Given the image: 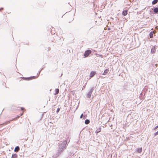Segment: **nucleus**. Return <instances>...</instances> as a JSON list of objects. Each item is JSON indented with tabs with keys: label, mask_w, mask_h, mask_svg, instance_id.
<instances>
[{
	"label": "nucleus",
	"mask_w": 158,
	"mask_h": 158,
	"mask_svg": "<svg viewBox=\"0 0 158 158\" xmlns=\"http://www.w3.org/2000/svg\"><path fill=\"white\" fill-rule=\"evenodd\" d=\"M64 16L65 17L66 21L69 23H71L73 20V15L70 13H66Z\"/></svg>",
	"instance_id": "nucleus-1"
},
{
	"label": "nucleus",
	"mask_w": 158,
	"mask_h": 158,
	"mask_svg": "<svg viewBox=\"0 0 158 158\" xmlns=\"http://www.w3.org/2000/svg\"><path fill=\"white\" fill-rule=\"evenodd\" d=\"M91 53V51L90 50H89L85 51L84 54L85 57H88Z\"/></svg>",
	"instance_id": "nucleus-2"
},
{
	"label": "nucleus",
	"mask_w": 158,
	"mask_h": 158,
	"mask_svg": "<svg viewBox=\"0 0 158 158\" xmlns=\"http://www.w3.org/2000/svg\"><path fill=\"white\" fill-rule=\"evenodd\" d=\"M19 116H17V117H16V118H13V119H12V120H10V121H7V122H5V123H4V124L5 125H6L7 124H9V123H10V121H13V120H16L17 119H18L19 118Z\"/></svg>",
	"instance_id": "nucleus-3"
},
{
	"label": "nucleus",
	"mask_w": 158,
	"mask_h": 158,
	"mask_svg": "<svg viewBox=\"0 0 158 158\" xmlns=\"http://www.w3.org/2000/svg\"><path fill=\"white\" fill-rule=\"evenodd\" d=\"M128 10H123L122 12V15L124 16H126L127 14Z\"/></svg>",
	"instance_id": "nucleus-4"
},
{
	"label": "nucleus",
	"mask_w": 158,
	"mask_h": 158,
	"mask_svg": "<svg viewBox=\"0 0 158 158\" xmlns=\"http://www.w3.org/2000/svg\"><path fill=\"white\" fill-rule=\"evenodd\" d=\"M95 72L94 71H92L90 73L89 77H93L95 74Z\"/></svg>",
	"instance_id": "nucleus-5"
},
{
	"label": "nucleus",
	"mask_w": 158,
	"mask_h": 158,
	"mask_svg": "<svg viewBox=\"0 0 158 158\" xmlns=\"http://www.w3.org/2000/svg\"><path fill=\"white\" fill-rule=\"evenodd\" d=\"M109 71V70L108 69H106L104 70V72L102 74L103 75H106L107 74Z\"/></svg>",
	"instance_id": "nucleus-6"
},
{
	"label": "nucleus",
	"mask_w": 158,
	"mask_h": 158,
	"mask_svg": "<svg viewBox=\"0 0 158 158\" xmlns=\"http://www.w3.org/2000/svg\"><path fill=\"white\" fill-rule=\"evenodd\" d=\"M137 151L138 153H141L142 151V148H137Z\"/></svg>",
	"instance_id": "nucleus-7"
},
{
	"label": "nucleus",
	"mask_w": 158,
	"mask_h": 158,
	"mask_svg": "<svg viewBox=\"0 0 158 158\" xmlns=\"http://www.w3.org/2000/svg\"><path fill=\"white\" fill-rule=\"evenodd\" d=\"M19 148L18 146H17L16 147H15L14 149V151L15 152H18L19 151Z\"/></svg>",
	"instance_id": "nucleus-8"
},
{
	"label": "nucleus",
	"mask_w": 158,
	"mask_h": 158,
	"mask_svg": "<svg viewBox=\"0 0 158 158\" xmlns=\"http://www.w3.org/2000/svg\"><path fill=\"white\" fill-rule=\"evenodd\" d=\"M153 11L155 13H158V8H157V7L154 8L153 9Z\"/></svg>",
	"instance_id": "nucleus-9"
},
{
	"label": "nucleus",
	"mask_w": 158,
	"mask_h": 158,
	"mask_svg": "<svg viewBox=\"0 0 158 158\" xmlns=\"http://www.w3.org/2000/svg\"><path fill=\"white\" fill-rule=\"evenodd\" d=\"M55 94L56 95L59 92V89H56L55 90Z\"/></svg>",
	"instance_id": "nucleus-10"
},
{
	"label": "nucleus",
	"mask_w": 158,
	"mask_h": 158,
	"mask_svg": "<svg viewBox=\"0 0 158 158\" xmlns=\"http://www.w3.org/2000/svg\"><path fill=\"white\" fill-rule=\"evenodd\" d=\"M17 155L16 154H13L12 155L11 158H17Z\"/></svg>",
	"instance_id": "nucleus-11"
},
{
	"label": "nucleus",
	"mask_w": 158,
	"mask_h": 158,
	"mask_svg": "<svg viewBox=\"0 0 158 158\" xmlns=\"http://www.w3.org/2000/svg\"><path fill=\"white\" fill-rule=\"evenodd\" d=\"M101 127H99V128H98L97 129V130H96V132L97 133H98V132H100V131H101Z\"/></svg>",
	"instance_id": "nucleus-12"
},
{
	"label": "nucleus",
	"mask_w": 158,
	"mask_h": 158,
	"mask_svg": "<svg viewBox=\"0 0 158 158\" xmlns=\"http://www.w3.org/2000/svg\"><path fill=\"white\" fill-rule=\"evenodd\" d=\"M154 33V31L153 32H151L149 34L150 37V38H152L153 37V34Z\"/></svg>",
	"instance_id": "nucleus-13"
},
{
	"label": "nucleus",
	"mask_w": 158,
	"mask_h": 158,
	"mask_svg": "<svg viewBox=\"0 0 158 158\" xmlns=\"http://www.w3.org/2000/svg\"><path fill=\"white\" fill-rule=\"evenodd\" d=\"M158 0H154L152 2V4L153 5L155 4L156 3L158 2Z\"/></svg>",
	"instance_id": "nucleus-14"
},
{
	"label": "nucleus",
	"mask_w": 158,
	"mask_h": 158,
	"mask_svg": "<svg viewBox=\"0 0 158 158\" xmlns=\"http://www.w3.org/2000/svg\"><path fill=\"white\" fill-rule=\"evenodd\" d=\"M90 122L89 120L88 119H86L85 120V123L86 124H88Z\"/></svg>",
	"instance_id": "nucleus-15"
},
{
	"label": "nucleus",
	"mask_w": 158,
	"mask_h": 158,
	"mask_svg": "<svg viewBox=\"0 0 158 158\" xmlns=\"http://www.w3.org/2000/svg\"><path fill=\"white\" fill-rule=\"evenodd\" d=\"M21 110H22L23 111L22 113L20 114V116H22L23 114V112L24 111V108L23 107H21Z\"/></svg>",
	"instance_id": "nucleus-16"
},
{
	"label": "nucleus",
	"mask_w": 158,
	"mask_h": 158,
	"mask_svg": "<svg viewBox=\"0 0 158 158\" xmlns=\"http://www.w3.org/2000/svg\"><path fill=\"white\" fill-rule=\"evenodd\" d=\"M158 135V131L154 133V136H156Z\"/></svg>",
	"instance_id": "nucleus-17"
},
{
	"label": "nucleus",
	"mask_w": 158,
	"mask_h": 158,
	"mask_svg": "<svg viewBox=\"0 0 158 158\" xmlns=\"http://www.w3.org/2000/svg\"><path fill=\"white\" fill-rule=\"evenodd\" d=\"M60 110V108H58L56 110V113H58L59 112Z\"/></svg>",
	"instance_id": "nucleus-18"
},
{
	"label": "nucleus",
	"mask_w": 158,
	"mask_h": 158,
	"mask_svg": "<svg viewBox=\"0 0 158 158\" xmlns=\"http://www.w3.org/2000/svg\"><path fill=\"white\" fill-rule=\"evenodd\" d=\"M158 128V125L156 126V127L154 128V130H156V129H157V128Z\"/></svg>",
	"instance_id": "nucleus-19"
},
{
	"label": "nucleus",
	"mask_w": 158,
	"mask_h": 158,
	"mask_svg": "<svg viewBox=\"0 0 158 158\" xmlns=\"http://www.w3.org/2000/svg\"><path fill=\"white\" fill-rule=\"evenodd\" d=\"M83 114H82L81 115V116H80V118H81L82 117H83Z\"/></svg>",
	"instance_id": "nucleus-20"
},
{
	"label": "nucleus",
	"mask_w": 158,
	"mask_h": 158,
	"mask_svg": "<svg viewBox=\"0 0 158 158\" xmlns=\"http://www.w3.org/2000/svg\"><path fill=\"white\" fill-rule=\"evenodd\" d=\"M86 118V117L85 116H83V119H85V118Z\"/></svg>",
	"instance_id": "nucleus-21"
},
{
	"label": "nucleus",
	"mask_w": 158,
	"mask_h": 158,
	"mask_svg": "<svg viewBox=\"0 0 158 158\" xmlns=\"http://www.w3.org/2000/svg\"><path fill=\"white\" fill-rule=\"evenodd\" d=\"M3 9L2 8H1L0 9V11L1 10H2Z\"/></svg>",
	"instance_id": "nucleus-22"
},
{
	"label": "nucleus",
	"mask_w": 158,
	"mask_h": 158,
	"mask_svg": "<svg viewBox=\"0 0 158 158\" xmlns=\"http://www.w3.org/2000/svg\"><path fill=\"white\" fill-rule=\"evenodd\" d=\"M110 30V28H108V30Z\"/></svg>",
	"instance_id": "nucleus-23"
},
{
	"label": "nucleus",
	"mask_w": 158,
	"mask_h": 158,
	"mask_svg": "<svg viewBox=\"0 0 158 158\" xmlns=\"http://www.w3.org/2000/svg\"><path fill=\"white\" fill-rule=\"evenodd\" d=\"M156 67H157V64H156Z\"/></svg>",
	"instance_id": "nucleus-24"
},
{
	"label": "nucleus",
	"mask_w": 158,
	"mask_h": 158,
	"mask_svg": "<svg viewBox=\"0 0 158 158\" xmlns=\"http://www.w3.org/2000/svg\"><path fill=\"white\" fill-rule=\"evenodd\" d=\"M33 78H35V77H33Z\"/></svg>",
	"instance_id": "nucleus-25"
}]
</instances>
